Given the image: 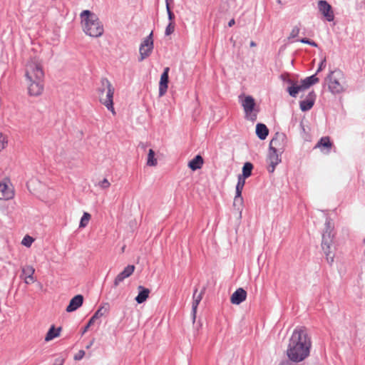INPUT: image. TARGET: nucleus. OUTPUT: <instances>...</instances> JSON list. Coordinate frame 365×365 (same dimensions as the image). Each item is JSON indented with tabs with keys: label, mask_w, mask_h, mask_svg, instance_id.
<instances>
[{
	"label": "nucleus",
	"mask_w": 365,
	"mask_h": 365,
	"mask_svg": "<svg viewBox=\"0 0 365 365\" xmlns=\"http://www.w3.org/2000/svg\"><path fill=\"white\" fill-rule=\"evenodd\" d=\"M311 339L304 327H297L289 339L287 354L291 362H299L310 353Z\"/></svg>",
	"instance_id": "f257e3e1"
},
{
	"label": "nucleus",
	"mask_w": 365,
	"mask_h": 365,
	"mask_svg": "<svg viewBox=\"0 0 365 365\" xmlns=\"http://www.w3.org/2000/svg\"><path fill=\"white\" fill-rule=\"evenodd\" d=\"M25 76L29 82L28 88L29 95L34 96L41 95L43 90L44 73L42 66L36 59L27 63Z\"/></svg>",
	"instance_id": "f03ea898"
},
{
	"label": "nucleus",
	"mask_w": 365,
	"mask_h": 365,
	"mask_svg": "<svg viewBox=\"0 0 365 365\" xmlns=\"http://www.w3.org/2000/svg\"><path fill=\"white\" fill-rule=\"evenodd\" d=\"M83 31L92 37H99L103 35V26L97 15L89 10H84L81 14Z\"/></svg>",
	"instance_id": "7ed1b4c3"
},
{
	"label": "nucleus",
	"mask_w": 365,
	"mask_h": 365,
	"mask_svg": "<svg viewBox=\"0 0 365 365\" xmlns=\"http://www.w3.org/2000/svg\"><path fill=\"white\" fill-rule=\"evenodd\" d=\"M101 86L98 88L99 94L100 102L103 104L108 110H110L113 114H115L113 108V94L114 88L107 78H102L101 79Z\"/></svg>",
	"instance_id": "20e7f679"
},
{
	"label": "nucleus",
	"mask_w": 365,
	"mask_h": 365,
	"mask_svg": "<svg viewBox=\"0 0 365 365\" xmlns=\"http://www.w3.org/2000/svg\"><path fill=\"white\" fill-rule=\"evenodd\" d=\"M324 231L322 234V248L326 255V259L329 264L334 262V254L331 251L334 233L333 232L334 226L329 220H327L324 224Z\"/></svg>",
	"instance_id": "39448f33"
},
{
	"label": "nucleus",
	"mask_w": 365,
	"mask_h": 365,
	"mask_svg": "<svg viewBox=\"0 0 365 365\" xmlns=\"http://www.w3.org/2000/svg\"><path fill=\"white\" fill-rule=\"evenodd\" d=\"M344 78L343 72L339 69L331 71L327 77L328 87L333 94H338L344 91V86L340 81Z\"/></svg>",
	"instance_id": "423d86ee"
},
{
	"label": "nucleus",
	"mask_w": 365,
	"mask_h": 365,
	"mask_svg": "<svg viewBox=\"0 0 365 365\" xmlns=\"http://www.w3.org/2000/svg\"><path fill=\"white\" fill-rule=\"evenodd\" d=\"M319 81V78L317 77V73H315L305 78L304 79H302L301 81V84H298V86L287 87L286 91L290 96L296 98L299 91L309 88L310 86L318 83Z\"/></svg>",
	"instance_id": "0eeeda50"
},
{
	"label": "nucleus",
	"mask_w": 365,
	"mask_h": 365,
	"mask_svg": "<svg viewBox=\"0 0 365 365\" xmlns=\"http://www.w3.org/2000/svg\"><path fill=\"white\" fill-rule=\"evenodd\" d=\"M153 49V31L143 40L139 48L140 58L139 61H143L145 58L150 56Z\"/></svg>",
	"instance_id": "6e6552de"
},
{
	"label": "nucleus",
	"mask_w": 365,
	"mask_h": 365,
	"mask_svg": "<svg viewBox=\"0 0 365 365\" xmlns=\"http://www.w3.org/2000/svg\"><path fill=\"white\" fill-rule=\"evenodd\" d=\"M287 146V136L283 133H276L269 143V150H275L282 153Z\"/></svg>",
	"instance_id": "1a4fd4ad"
},
{
	"label": "nucleus",
	"mask_w": 365,
	"mask_h": 365,
	"mask_svg": "<svg viewBox=\"0 0 365 365\" xmlns=\"http://www.w3.org/2000/svg\"><path fill=\"white\" fill-rule=\"evenodd\" d=\"M14 196V191L10 180L7 178H4L0 182V200H11Z\"/></svg>",
	"instance_id": "9d476101"
},
{
	"label": "nucleus",
	"mask_w": 365,
	"mask_h": 365,
	"mask_svg": "<svg viewBox=\"0 0 365 365\" xmlns=\"http://www.w3.org/2000/svg\"><path fill=\"white\" fill-rule=\"evenodd\" d=\"M317 7L319 13L327 21H333L334 19V13L333 8L326 0H319L317 2Z\"/></svg>",
	"instance_id": "9b49d317"
},
{
	"label": "nucleus",
	"mask_w": 365,
	"mask_h": 365,
	"mask_svg": "<svg viewBox=\"0 0 365 365\" xmlns=\"http://www.w3.org/2000/svg\"><path fill=\"white\" fill-rule=\"evenodd\" d=\"M281 154L282 153H279V151L269 149V155L267 159L269 165L267 167V170L269 173H274L275 167L281 162Z\"/></svg>",
	"instance_id": "f8f14e48"
},
{
	"label": "nucleus",
	"mask_w": 365,
	"mask_h": 365,
	"mask_svg": "<svg viewBox=\"0 0 365 365\" xmlns=\"http://www.w3.org/2000/svg\"><path fill=\"white\" fill-rule=\"evenodd\" d=\"M317 95L314 91L308 93L305 100L299 102V107L302 111L305 112L311 110L314 105Z\"/></svg>",
	"instance_id": "ddd939ff"
},
{
	"label": "nucleus",
	"mask_w": 365,
	"mask_h": 365,
	"mask_svg": "<svg viewBox=\"0 0 365 365\" xmlns=\"http://www.w3.org/2000/svg\"><path fill=\"white\" fill-rule=\"evenodd\" d=\"M169 67H165L160 76V80L159 83V96L160 97L164 96L167 92L169 83Z\"/></svg>",
	"instance_id": "4468645a"
},
{
	"label": "nucleus",
	"mask_w": 365,
	"mask_h": 365,
	"mask_svg": "<svg viewBox=\"0 0 365 365\" xmlns=\"http://www.w3.org/2000/svg\"><path fill=\"white\" fill-rule=\"evenodd\" d=\"M134 270V265L129 264L125 267L124 269L116 276L113 282L114 287H118L125 278L130 277L133 273Z\"/></svg>",
	"instance_id": "2eb2a0df"
},
{
	"label": "nucleus",
	"mask_w": 365,
	"mask_h": 365,
	"mask_svg": "<svg viewBox=\"0 0 365 365\" xmlns=\"http://www.w3.org/2000/svg\"><path fill=\"white\" fill-rule=\"evenodd\" d=\"M83 296L82 294H77L70 300L66 311L67 312H73L81 307L83 305Z\"/></svg>",
	"instance_id": "dca6fc26"
},
{
	"label": "nucleus",
	"mask_w": 365,
	"mask_h": 365,
	"mask_svg": "<svg viewBox=\"0 0 365 365\" xmlns=\"http://www.w3.org/2000/svg\"><path fill=\"white\" fill-rule=\"evenodd\" d=\"M247 297V292L243 288H238L231 296L230 302L233 304H240Z\"/></svg>",
	"instance_id": "f3484780"
},
{
	"label": "nucleus",
	"mask_w": 365,
	"mask_h": 365,
	"mask_svg": "<svg viewBox=\"0 0 365 365\" xmlns=\"http://www.w3.org/2000/svg\"><path fill=\"white\" fill-rule=\"evenodd\" d=\"M242 106L246 115L251 114L255 110V101L252 96H247L242 101Z\"/></svg>",
	"instance_id": "a211bd4d"
},
{
	"label": "nucleus",
	"mask_w": 365,
	"mask_h": 365,
	"mask_svg": "<svg viewBox=\"0 0 365 365\" xmlns=\"http://www.w3.org/2000/svg\"><path fill=\"white\" fill-rule=\"evenodd\" d=\"M138 294L135 298L138 304H142L146 301L150 292V289L142 285L138 287Z\"/></svg>",
	"instance_id": "6ab92c4d"
},
{
	"label": "nucleus",
	"mask_w": 365,
	"mask_h": 365,
	"mask_svg": "<svg viewBox=\"0 0 365 365\" xmlns=\"http://www.w3.org/2000/svg\"><path fill=\"white\" fill-rule=\"evenodd\" d=\"M204 163V160L200 155H197L193 159L188 163V167L195 171L200 169Z\"/></svg>",
	"instance_id": "aec40b11"
},
{
	"label": "nucleus",
	"mask_w": 365,
	"mask_h": 365,
	"mask_svg": "<svg viewBox=\"0 0 365 365\" xmlns=\"http://www.w3.org/2000/svg\"><path fill=\"white\" fill-rule=\"evenodd\" d=\"M269 134V129L263 123H257L256 125V135L260 140H265Z\"/></svg>",
	"instance_id": "412c9836"
},
{
	"label": "nucleus",
	"mask_w": 365,
	"mask_h": 365,
	"mask_svg": "<svg viewBox=\"0 0 365 365\" xmlns=\"http://www.w3.org/2000/svg\"><path fill=\"white\" fill-rule=\"evenodd\" d=\"M197 290L195 289L193 294V302L192 304V316L194 321L196 318V313L198 304H200L202 299V293H200L197 295Z\"/></svg>",
	"instance_id": "4be33fe9"
},
{
	"label": "nucleus",
	"mask_w": 365,
	"mask_h": 365,
	"mask_svg": "<svg viewBox=\"0 0 365 365\" xmlns=\"http://www.w3.org/2000/svg\"><path fill=\"white\" fill-rule=\"evenodd\" d=\"M332 145L333 143L331 142L330 138L329 136H324L320 138V140L317 143L315 148L327 149L328 152H329Z\"/></svg>",
	"instance_id": "5701e85b"
},
{
	"label": "nucleus",
	"mask_w": 365,
	"mask_h": 365,
	"mask_svg": "<svg viewBox=\"0 0 365 365\" xmlns=\"http://www.w3.org/2000/svg\"><path fill=\"white\" fill-rule=\"evenodd\" d=\"M62 328L59 327L58 328L56 329L54 325H52L50 329H48L46 336H45V341H49L54 338L60 335V332L61 331Z\"/></svg>",
	"instance_id": "b1692460"
},
{
	"label": "nucleus",
	"mask_w": 365,
	"mask_h": 365,
	"mask_svg": "<svg viewBox=\"0 0 365 365\" xmlns=\"http://www.w3.org/2000/svg\"><path fill=\"white\" fill-rule=\"evenodd\" d=\"M280 79L284 82L287 83L289 86L288 87H296L298 86V81L290 78V74L289 73H283L279 76Z\"/></svg>",
	"instance_id": "393cba45"
},
{
	"label": "nucleus",
	"mask_w": 365,
	"mask_h": 365,
	"mask_svg": "<svg viewBox=\"0 0 365 365\" xmlns=\"http://www.w3.org/2000/svg\"><path fill=\"white\" fill-rule=\"evenodd\" d=\"M106 312V309H104L103 307H100L98 310L94 313V314L88 320V326H92L96 319H99L102 316L104 315Z\"/></svg>",
	"instance_id": "a878e982"
},
{
	"label": "nucleus",
	"mask_w": 365,
	"mask_h": 365,
	"mask_svg": "<svg viewBox=\"0 0 365 365\" xmlns=\"http://www.w3.org/2000/svg\"><path fill=\"white\" fill-rule=\"evenodd\" d=\"M243 186H240L237 184L236 185V192L235 197L234 199V206H236L237 204L242 205L243 202V198L242 197V192L243 190Z\"/></svg>",
	"instance_id": "bb28decb"
},
{
	"label": "nucleus",
	"mask_w": 365,
	"mask_h": 365,
	"mask_svg": "<svg viewBox=\"0 0 365 365\" xmlns=\"http://www.w3.org/2000/svg\"><path fill=\"white\" fill-rule=\"evenodd\" d=\"M253 165L250 162H246L245 163L243 167H242V173L240 174V175L243 176L244 178H249L252 175V172L253 170Z\"/></svg>",
	"instance_id": "cd10ccee"
},
{
	"label": "nucleus",
	"mask_w": 365,
	"mask_h": 365,
	"mask_svg": "<svg viewBox=\"0 0 365 365\" xmlns=\"http://www.w3.org/2000/svg\"><path fill=\"white\" fill-rule=\"evenodd\" d=\"M155 151L150 149L148 154L147 165L148 166H155L158 163L157 159L155 158Z\"/></svg>",
	"instance_id": "c85d7f7f"
},
{
	"label": "nucleus",
	"mask_w": 365,
	"mask_h": 365,
	"mask_svg": "<svg viewBox=\"0 0 365 365\" xmlns=\"http://www.w3.org/2000/svg\"><path fill=\"white\" fill-rule=\"evenodd\" d=\"M173 0H165V4H166V10H167V13H168V20H169V23H175V14L171 10V8H170V4L171 2H173Z\"/></svg>",
	"instance_id": "c756f323"
},
{
	"label": "nucleus",
	"mask_w": 365,
	"mask_h": 365,
	"mask_svg": "<svg viewBox=\"0 0 365 365\" xmlns=\"http://www.w3.org/2000/svg\"><path fill=\"white\" fill-rule=\"evenodd\" d=\"M91 215L88 212H84L79 224V227H85L88 224L91 219Z\"/></svg>",
	"instance_id": "7c9ffc66"
},
{
	"label": "nucleus",
	"mask_w": 365,
	"mask_h": 365,
	"mask_svg": "<svg viewBox=\"0 0 365 365\" xmlns=\"http://www.w3.org/2000/svg\"><path fill=\"white\" fill-rule=\"evenodd\" d=\"M35 272V269L32 266L27 265L22 268V275L24 277H31V275H34Z\"/></svg>",
	"instance_id": "2f4dec72"
},
{
	"label": "nucleus",
	"mask_w": 365,
	"mask_h": 365,
	"mask_svg": "<svg viewBox=\"0 0 365 365\" xmlns=\"http://www.w3.org/2000/svg\"><path fill=\"white\" fill-rule=\"evenodd\" d=\"M300 32V28L298 26H295L292 29V31L288 37L289 40H291L292 38H294L299 34Z\"/></svg>",
	"instance_id": "473e14b6"
},
{
	"label": "nucleus",
	"mask_w": 365,
	"mask_h": 365,
	"mask_svg": "<svg viewBox=\"0 0 365 365\" xmlns=\"http://www.w3.org/2000/svg\"><path fill=\"white\" fill-rule=\"evenodd\" d=\"M175 23H169L168 25L165 28V36H169L173 34L175 31Z\"/></svg>",
	"instance_id": "72a5a7b5"
},
{
	"label": "nucleus",
	"mask_w": 365,
	"mask_h": 365,
	"mask_svg": "<svg viewBox=\"0 0 365 365\" xmlns=\"http://www.w3.org/2000/svg\"><path fill=\"white\" fill-rule=\"evenodd\" d=\"M7 138L6 135L2 133L0 134V152L6 147L7 145Z\"/></svg>",
	"instance_id": "f704fd0d"
},
{
	"label": "nucleus",
	"mask_w": 365,
	"mask_h": 365,
	"mask_svg": "<svg viewBox=\"0 0 365 365\" xmlns=\"http://www.w3.org/2000/svg\"><path fill=\"white\" fill-rule=\"evenodd\" d=\"M299 41H300L301 43H306V44H309L313 47H317L318 46V44L314 41H312L309 38H300L298 40Z\"/></svg>",
	"instance_id": "c9c22d12"
},
{
	"label": "nucleus",
	"mask_w": 365,
	"mask_h": 365,
	"mask_svg": "<svg viewBox=\"0 0 365 365\" xmlns=\"http://www.w3.org/2000/svg\"><path fill=\"white\" fill-rule=\"evenodd\" d=\"M33 242L34 239L31 237L27 235L23 239L22 244L26 247H30Z\"/></svg>",
	"instance_id": "e433bc0d"
},
{
	"label": "nucleus",
	"mask_w": 365,
	"mask_h": 365,
	"mask_svg": "<svg viewBox=\"0 0 365 365\" xmlns=\"http://www.w3.org/2000/svg\"><path fill=\"white\" fill-rule=\"evenodd\" d=\"M99 186L103 189H106L110 187V183L106 178H104L103 180L100 181L98 183Z\"/></svg>",
	"instance_id": "4c0bfd02"
},
{
	"label": "nucleus",
	"mask_w": 365,
	"mask_h": 365,
	"mask_svg": "<svg viewBox=\"0 0 365 365\" xmlns=\"http://www.w3.org/2000/svg\"><path fill=\"white\" fill-rule=\"evenodd\" d=\"M85 356V351L83 350H80L73 357L74 360L80 361Z\"/></svg>",
	"instance_id": "58836bf2"
},
{
	"label": "nucleus",
	"mask_w": 365,
	"mask_h": 365,
	"mask_svg": "<svg viewBox=\"0 0 365 365\" xmlns=\"http://www.w3.org/2000/svg\"><path fill=\"white\" fill-rule=\"evenodd\" d=\"M247 178H244L243 176L239 175H238V178H237V185H240V186H245V180Z\"/></svg>",
	"instance_id": "ea45409f"
},
{
	"label": "nucleus",
	"mask_w": 365,
	"mask_h": 365,
	"mask_svg": "<svg viewBox=\"0 0 365 365\" xmlns=\"http://www.w3.org/2000/svg\"><path fill=\"white\" fill-rule=\"evenodd\" d=\"M326 66V58H324L319 63V68L316 72V73L317 74L319 72H320L321 71H322Z\"/></svg>",
	"instance_id": "a19ab883"
},
{
	"label": "nucleus",
	"mask_w": 365,
	"mask_h": 365,
	"mask_svg": "<svg viewBox=\"0 0 365 365\" xmlns=\"http://www.w3.org/2000/svg\"><path fill=\"white\" fill-rule=\"evenodd\" d=\"M35 279L34 275H31V277H24V282L26 284H29L31 283L34 282Z\"/></svg>",
	"instance_id": "79ce46f5"
},
{
	"label": "nucleus",
	"mask_w": 365,
	"mask_h": 365,
	"mask_svg": "<svg viewBox=\"0 0 365 365\" xmlns=\"http://www.w3.org/2000/svg\"><path fill=\"white\" fill-rule=\"evenodd\" d=\"M90 327L91 326H88V322L87 324L83 328V329L82 330V334H84L88 331V329H89Z\"/></svg>",
	"instance_id": "37998d69"
},
{
	"label": "nucleus",
	"mask_w": 365,
	"mask_h": 365,
	"mask_svg": "<svg viewBox=\"0 0 365 365\" xmlns=\"http://www.w3.org/2000/svg\"><path fill=\"white\" fill-rule=\"evenodd\" d=\"M235 24V21L234 19H232L229 22H228V26L229 27H232L234 24Z\"/></svg>",
	"instance_id": "c03bdc74"
},
{
	"label": "nucleus",
	"mask_w": 365,
	"mask_h": 365,
	"mask_svg": "<svg viewBox=\"0 0 365 365\" xmlns=\"http://www.w3.org/2000/svg\"><path fill=\"white\" fill-rule=\"evenodd\" d=\"M300 128H301L302 131L305 133H306V129L304 128L303 121L300 122Z\"/></svg>",
	"instance_id": "a18cd8bd"
},
{
	"label": "nucleus",
	"mask_w": 365,
	"mask_h": 365,
	"mask_svg": "<svg viewBox=\"0 0 365 365\" xmlns=\"http://www.w3.org/2000/svg\"><path fill=\"white\" fill-rule=\"evenodd\" d=\"M94 339H93L88 345L86 346V349H89L93 344Z\"/></svg>",
	"instance_id": "49530a36"
},
{
	"label": "nucleus",
	"mask_w": 365,
	"mask_h": 365,
	"mask_svg": "<svg viewBox=\"0 0 365 365\" xmlns=\"http://www.w3.org/2000/svg\"><path fill=\"white\" fill-rule=\"evenodd\" d=\"M257 46V44H256V43H255V41H252L250 42V46H251V47H255V46Z\"/></svg>",
	"instance_id": "de8ad7c7"
},
{
	"label": "nucleus",
	"mask_w": 365,
	"mask_h": 365,
	"mask_svg": "<svg viewBox=\"0 0 365 365\" xmlns=\"http://www.w3.org/2000/svg\"><path fill=\"white\" fill-rule=\"evenodd\" d=\"M139 146L141 147L143 149H145V145L143 143H140L139 144Z\"/></svg>",
	"instance_id": "09e8293b"
},
{
	"label": "nucleus",
	"mask_w": 365,
	"mask_h": 365,
	"mask_svg": "<svg viewBox=\"0 0 365 365\" xmlns=\"http://www.w3.org/2000/svg\"><path fill=\"white\" fill-rule=\"evenodd\" d=\"M254 116H255V118H252V120H255V119H256V118H257V115H254Z\"/></svg>",
	"instance_id": "8fccbe9b"
},
{
	"label": "nucleus",
	"mask_w": 365,
	"mask_h": 365,
	"mask_svg": "<svg viewBox=\"0 0 365 365\" xmlns=\"http://www.w3.org/2000/svg\"><path fill=\"white\" fill-rule=\"evenodd\" d=\"M54 365H62V364H54Z\"/></svg>",
	"instance_id": "3c124183"
},
{
	"label": "nucleus",
	"mask_w": 365,
	"mask_h": 365,
	"mask_svg": "<svg viewBox=\"0 0 365 365\" xmlns=\"http://www.w3.org/2000/svg\"><path fill=\"white\" fill-rule=\"evenodd\" d=\"M364 242L365 243V239L364 240Z\"/></svg>",
	"instance_id": "603ef678"
}]
</instances>
